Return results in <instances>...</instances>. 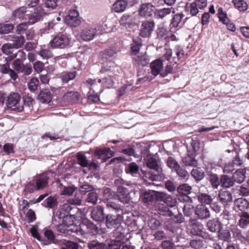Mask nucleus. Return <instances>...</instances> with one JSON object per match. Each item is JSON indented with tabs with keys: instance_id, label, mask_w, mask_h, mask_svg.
<instances>
[{
	"instance_id": "338daca9",
	"label": "nucleus",
	"mask_w": 249,
	"mask_h": 249,
	"mask_svg": "<svg viewBox=\"0 0 249 249\" xmlns=\"http://www.w3.org/2000/svg\"><path fill=\"white\" fill-rule=\"evenodd\" d=\"M148 225L151 230H154L158 229L160 227V223L159 220L152 218L148 220Z\"/></svg>"
},
{
	"instance_id": "f704fd0d",
	"label": "nucleus",
	"mask_w": 249,
	"mask_h": 249,
	"mask_svg": "<svg viewBox=\"0 0 249 249\" xmlns=\"http://www.w3.org/2000/svg\"><path fill=\"white\" fill-rule=\"evenodd\" d=\"M117 56V52L113 49H106L103 53V58L108 61H112Z\"/></svg>"
},
{
	"instance_id": "39448f33",
	"label": "nucleus",
	"mask_w": 249,
	"mask_h": 249,
	"mask_svg": "<svg viewBox=\"0 0 249 249\" xmlns=\"http://www.w3.org/2000/svg\"><path fill=\"white\" fill-rule=\"evenodd\" d=\"M49 177L46 173L36 174L33 178L36 191L43 190L48 186Z\"/></svg>"
},
{
	"instance_id": "1a4fd4ad",
	"label": "nucleus",
	"mask_w": 249,
	"mask_h": 249,
	"mask_svg": "<svg viewBox=\"0 0 249 249\" xmlns=\"http://www.w3.org/2000/svg\"><path fill=\"white\" fill-rule=\"evenodd\" d=\"M219 21L225 25L229 31L232 32L236 31L235 25L231 22L228 17L226 11H224L221 8H219Z\"/></svg>"
},
{
	"instance_id": "c85d7f7f",
	"label": "nucleus",
	"mask_w": 249,
	"mask_h": 249,
	"mask_svg": "<svg viewBox=\"0 0 249 249\" xmlns=\"http://www.w3.org/2000/svg\"><path fill=\"white\" fill-rule=\"evenodd\" d=\"M238 224L241 228L247 229L249 226V213L243 212L240 215V219Z\"/></svg>"
},
{
	"instance_id": "0eeeda50",
	"label": "nucleus",
	"mask_w": 249,
	"mask_h": 249,
	"mask_svg": "<svg viewBox=\"0 0 249 249\" xmlns=\"http://www.w3.org/2000/svg\"><path fill=\"white\" fill-rule=\"evenodd\" d=\"M100 34H101V32L96 28L88 27L82 31L80 34V37L83 40L87 41L92 40L96 36Z\"/></svg>"
},
{
	"instance_id": "f3484780",
	"label": "nucleus",
	"mask_w": 249,
	"mask_h": 249,
	"mask_svg": "<svg viewBox=\"0 0 249 249\" xmlns=\"http://www.w3.org/2000/svg\"><path fill=\"white\" fill-rule=\"evenodd\" d=\"M0 72L3 74H8L11 79L14 81L18 79V74L15 71L14 69H10L8 63L0 65Z\"/></svg>"
},
{
	"instance_id": "72a5a7b5",
	"label": "nucleus",
	"mask_w": 249,
	"mask_h": 249,
	"mask_svg": "<svg viewBox=\"0 0 249 249\" xmlns=\"http://www.w3.org/2000/svg\"><path fill=\"white\" fill-rule=\"evenodd\" d=\"M127 6V3L124 0H119L112 5L113 10L116 12H123Z\"/></svg>"
},
{
	"instance_id": "ddd939ff",
	"label": "nucleus",
	"mask_w": 249,
	"mask_h": 249,
	"mask_svg": "<svg viewBox=\"0 0 249 249\" xmlns=\"http://www.w3.org/2000/svg\"><path fill=\"white\" fill-rule=\"evenodd\" d=\"M242 164V161L238 156H236L231 162H229L224 165L223 167V172L227 174L232 172Z\"/></svg>"
},
{
	"instance_id": "de8ad7c7",
	"label": "nucleus",
	"mask_w": 249,
	"mask_h": 249,
	"mask_svg": "<svg viewBox=\"0 0 249 249\" xmlns=\"http://www.w3.org/2000/svg\"><path fill=\"white\" fill-rule=\"evenodd\" d=\"M184 15L182 13L175 15L170 25L171 29L178 27Z\"/></svg>"
},
{
	"instance_id": "4be33fe9",
	"label": "nucleus",
	"mask_w": 249,
	"mask_h": 249,
	"mask_svg": "<svg viewBox=\"0 0 249 249\" xmlns=\"http://www.w3.org/2000/svg\"><path fill=\"white\" fill-rule=\"evenodd\" d=\"M20 96L17 92L11 93L6 100V105L8 108L16 107L20 101Z\"/></svg>"
},
{
	"instance_id": "2f4dec72",
	"label": "nucleus",
	"mask_w": 249,
	"mask_h": 249,
	"mask_svg": "<svg viewBox=\"0 0 249 249\" xmlns=\"http://www.w3.org/2000/svg\"><path fill=\"white\" fill-rule=\"evenodd\" d=\"M234 204L241 211H245L249 208V202L243 198L236 199L234 201Z\"/></svg>"
},
{
	"instance_id": "a18cd8bd",
	"label": "nucleus",
	"mask_w": 249,
	"mask_h": 249,
	"mask_svg": "<svg viewBox=\"0 0 249 249\" xmlns=\"http://www.w3.org/2000/svg\"><path fill=\"white\" fill-rule=\"evenodd\" d=\"M192 176L196 180L200 181L204 177V172L200 168L193 169L191 173Z\"/></svg>"
},
{
	"instance_id": "bf43d9fd",
	"label": "nucleus",
	"mask_w": 249,
	"mask_h": 249,
	"mask_svg": "<svg viewBox=\"0 0 249 249\" xmlns=\"http://www.w3.org/2000/svg\"><path fill=\"white\" fill-rule=\"evenodd\" d=\"M14 26L11 23H6L0 24V33L8 34L13 30Z\"/></svg>"
},
{
	"instance_id": "13d9d810",
	"label": "nucleus",
	"mask_w": 249,
	"mask_h": 249,
	"mask_svg": "<svg viewBox=\"0 0 249 249\" xmlns=\"http://www.w3.org/2000/svg\"><path fill=\"white\" fill-rule=\"evenodd\" d=\"M174 52L176 56H174L173 57V59L174 60L177 58L178 60H179L183 57L184 55V52L183 49L179 46H176L174 50ZM175 63H177V61H175Z\"/></svg>"
},
{
	"instance_id": "cd10ccee",
	"label": "nucleus",
	"mask_w": 249,
	"mask_h": 249,
	"mask_svg": "<svg viewBox=\"0 0 249 249\" xmlns=\"http://www.w3.org/2000/svg\"><path fill=\"white\" fill-rule=\"evenodd\" d=\"M141 198L144 203L149 204L157 199V196L154 191H145L141 196Z\"/></svg>"
},
{
	"instance_id": "20e7f679",
	"label": "nucleus",
	"mask_w": 249,
	"mask_h": 249,
	"mask_svg": "<svg viewBox=\"0 0 249 249\" xmlns=\"http://www.w3.org/2000/svg\"><path fill=\"white\" fill-rule=\"evenodd\" d=\"M190 221L191 227V233L193 235L201 237L205 239L210 238V235L203 231L204 228L201 223L195 219H191Z\"/></svg>"
},
{
	"instance_id": "6ab92c4d",
	"label": "nucleus",
	"mask_w": 249,
	"mask_h": 249,
	"mask_svg": "<svg viewBox=\"0 0 249 249\" xmlns=\"http://www.w3.org/2000/svg\"><path fill=\"white\" fill-rule=\"evenodd\" d=\"M95 156L98 158L102 159L106 161L107 159L113 156L114 153L109 148H97L94 151Z\"/></svg>"
},
{
	"instance_id": "f257e3e1",
	"label": "nucleus",
	"mask_w": 249,
	"mask_h": 249,
	"mask_svg": "<svg viewBox=\"0 0 249 249\" xmlns=\"http://www.w3.org/2000/svg\"><path fill=\"white\" fill-rule=\"evenodd\" d=\"M115 75H111L107 74V75L102 78L98 79V80L94 79H89L85 82L86 84L90 86V89L94 90L98 89L99 85L102 87L100 92H102L104 89L110 88L113 87L115 84Z\"/></svg>"
},
{
	"instance_id": "5701e85b",
	"label": "nucleus",
	"mask_w": 249,
	"mask_h": 249,
	"mask_svg": "<svg viewBox=\"0 0 249 249\" xmlns=\"http://www.w3.org/2000/svg\"><path fill=\"white\" fill-rule=\"evenodd\" d=\"M152 74L156 76L162 72L161 70L163 68V62L160 59H157L153 61L150 64Z\"/></svg>"
},
{
	"instance_id": "aec40b11",
	"label": "nucleus",
	"mask_w": 249,
	"mask_h": 249,
	"mask_svg": "<svg viewBox=\"0 0 249 249\" xmlns=\"http://www.w3.org/2000/svg\"><path fill=\"white\" fill-rule=\"evenodd\" d=\"M7 40L11 42L10 43L14 48H19L22 47L25 42L23 36H15L10 35L7 36Z\"/></svg>"
},
{
	"instance_id": "c9c22d12",
	"label": "nucleus",
	"mask_w": 249,
	"mask_h": 249,
	"mask_svg": "<svg viewBox=\"0 0 249 249\" xmlns=\"http://www.w3.org/2000/svg\"><path fill=\"white\" fill-rule=\"evenodd\" d=\"M44 206L49 209H53L57 207L58 202L55 196H50L43 202Z\"/></svg>"
},
{
	"instance_id": "7ed1b4c3",
	"label": "nucleus",
	"mask_w": 249,
	"mask_h": 249,
	"mask_svg": "<svg viewBox=\"0 0 249 249\" xmlns=\"http://www.w3.org/2000/svg\"><path fill=\"white\" fill-rule=\"evenodd\" d=\"M53 48L64 49L71 45V38L67 34H58L50 42Z\"/></svg>"
},
{
	"instance_id": "c03bdc74",
	"label": "nucleus",
	"mask_w": 249,
	"mask_h": 249,
	"mask_svg": "<svg viewBox=\"0 0 249 249\" xmlns=\"http://www.w3.org/2000/svg\"><path fill=\"white\" fill-rule=\"evenodd\" d=\"M158 212L160 215L172 216V212L169 209V207L165 204H160L158 206Z\"/></svg>"
},
{
	"instance_id": "6e6552de",
	"label": "nucleus",
	"mask_w": 249,
	"mask_h": 249,
	"mask_svg": "<svg viewBox=\"0 0 249 249\" xmlns=\"http://www.w3.org/2000/svg\"><path fill=\"white\" fill-rule=\"evenodd\" d=\"M154 27L155 22L153 20L143 22L141 26L140 35L143 37L149 36L154 30Z\"/></svg>"
},
{
	"instance_id": "9d476101",
	"label": "nucleus",
	"mask_w": 249,
	"mask_h": 249,
	"mask_svg": "<svg viewBox=\"0 0 249 249\" xmlns=\"http://www.w3.org/2000/svg\"><path fill=\"white\" fill-rule=\"evenodd\" d=\"M122 216L120 214L113 215L109 214L106 218V226L108 229L116 228L119 226L122 221Z\"/></svg>"
},
{
	"instance_id": "603ef678",
	"label": "nucleus",
	"mask_w": 249,
	"mask_h": 249,
	"mask_svg": "<svg viewBox=\"0 0 249 249\" xmlns=\"http://www.w3.org/2000/svg\"><path fill=\"white\" fill-rule=\"evenodd\" d=\"M66 23L71 27H76L79 25L81 23V21L78 17H66L65 18Z\"/></svg>"
},
{
	"instance_id": "c756f323",
	"label": "nucleus",
	"mask_w": 249,
	"mask_h": 249,
	"mask_svg": "<svg viewBox=\"0 0 249 249\" xmlns=\"http://www.w3.org/2000/svg\"><path fill=\"white\" fill-rule=\"evenodd\" d=\"M133 58L136 64L139 65L145 66L149 62V57L146 53H141L140 55L139 54H136L133 56Z\"/></svg>"
},
{
	"instance_id": "f03ea898",
	"label": "nucleus",
	"mask_w": 249,
	"mask_h": 249,
	"mask_svg": "<svg viewBox=\"0 0 249 249\" xmlns=\"http://www.w3.org/2000/svg\"><path fill=\"white\" fill-rule=\"evenodd\" d=\"M114 184L117 187L118 197L120 201L124 203H128L130 201V190L128 188L130 184L121 178L115 179Z\"/></svg>"
},
{
	"instance_id": "49530a36",
	"label": "nucleus",
	"mask_w": 249,
	"mask_h": 249,
	"mask_svg": "<svg viewBox=\"0 0 249 249\" xmlns=\"http://www.w3.org/2000/svg\"><path fill=\"white\" fill-rule=\"evenodd\" d=\"M219 198L222 202H230L232 199V196L228 191L221 190L219 193Z\"/></svg>"
},
{
	"instance_id": "052dcab7",
	"label": "nucleus",
	"mask_w": 249,
	"mask_h": 249,
	"mask_svg": "<svg viewBox=\"0 0 249 249\" xmlns=\"http://www.w3.org/2000/svg\"><path fill=\"white\" fill-rule=\"evenodd\" d=\"M86 222L89 233L95 234L98 231V228L96 225L90 221L88 219H85V223Z\"/></svg>"
},
{
	"instance_id": "4468645a",
	"label": "nucleus",
	"mask_w": 249,
	"mask_h": 249,
	"mask_svg": "<svg viewBox=\"0 0 249 249\" xmlns=\"http://www.w3.org/2000/svg\"><path fill=\"white\" fill-rule=\"evenodd\" d=\"M120 23L125 28H130L136 24V17L134 15H124L121 17Z\"/></svg>"
},
{
	"instance_id": "b1692460",
	"label": "nucleus",
	"mask_w": 249,
	"mask_h": 249,
	"mask_svg": "<svg viewBox=\"0 0 249 249\" xmlns=\"http://www.w3.org/2000/svg\"><path fill=\"white\" fill-rule=\"evenodd\" d=\"M90 214L91 218L95 221H101L104 219L103 208L101 206L93 208Z\"/></svg>"
},
{
	"instance_id": "774afa93",
	"label": "nucleus",
	"mask_w": 249,
	"mask_h": 249,
	"mask_svg": "<svg viewBox=\"0 0 249 249\" xmlns=\"http://www.w3.org/2000/svg\"><path fill=\"white\" fill-rule=\"evenodd\" d=\"M142 46L141 40L136 42L133 41V43L131 45V51L132 53L134 56L136 54H139L140 48Z\"/></svg>"
},
{
	"instance_id": "2eb2a0df",
	"label": "nucleus",
	"mask_w": 249,
	"mask_h": 249,
	"mask_svg": "<svg viewBox=\"0 0 249 249\" xmlns=\"http://www.w3.org/2000/svg\"><path fill=\"white\" fill-rule=\"evenodd\" d=\"M81 97L77 91H71L66 93L63 96V100L70 104H74L78 102Z\"/></svg>"
},
{
	"instance_id": "5fc2aeb1",
	"label": "nucleus",
	"mask_w": 249,
	"mask_h": 249,
	"mask_svg": "<svg viewBox=\"0 0 249 249\" xmlns=\"http://www.w3.org/2000/svg\"><path fill=\"white\" fill-rule=\"evenodd\" d=\"M89 249H105L106 245L97 241H91L88 244Z\"/></svg>"
},
{
	"instance_id": "6e6d98bb",
	"label": "nucleus",
	"mask_w": 249,
	"mask_h": 249,
	"mask_svg": "<svg viewBox=\"0 0 249 249\" xmlns=\"http://www.w3.org/2000/svg\"><path fill=\"white\" fill-rule=\"evenodd\" d=\"M122 243L121 240L119 239L112 240L108 244L107 246H106V249H120Z\"/></svg>"
},
{
	"instance_id": "a878e982",
	"label": "nucleus",
	"mask_w": 249,
	"mask_h": 249,
	"mask_svg": "<svg viewBox=\"0 0 249 249\" xmlns=\"http://www.w3.org/2000/svg\"><path fill=\"white\" fill-rule=\"evenodd\" d=\"M118 66L114 62L108 61L106 64H103L100 72L102 73L113 72L114 75H116L117 74L116 72L118 71Z\"/></svg>"
},
{
	"instance_id": "393cba45",
	"label": "nucleus",
	"mask_w": 249,
	"mask_h": 249,
	"mask_svg": "<svg viewBox=\"0 0 249 249\" xmlns=\"http://www.w3.org/2000/svg\"><path fill=\"white\" fill-rule=\"evenodd\" d=\"M174 9L172 7L163 8L157 10L155 12V16L157 18L163 19L171 13H174Z\"/></svg>"
},
{
	"instance_id": "7c9ffc66",
	"label": "nucleus",
	"mask_w": 249,
	"mask_h": 249,
	"mask_svg": "<svg viewBox=\"0 0 249 249\" xmlns=\"http://www.w3.org/2000/svg\"><path fill=\"white\" fill-rule=\"evenodd\" d=\"M77 75V72L76 71H65L63 72L60 77L63 83H68L73 80Z\"/></svg>"
},
{
	"instance_id": "ea45409f",
	"label": "nucleus",
	"mask_w": 249,
	"mask_h": 249,
	"mask_svg": "<svg viewBox=\"0 0 249 249\" xmlns=\"http://www.w3.org/2000/svg\"><path fill=\"white\" fill-rule=\"evenodd\" d=\"M160 198L164 201L167 206L173 207L176 205L177 202L175 198L170 196H167L163 194H160Z\"/></svg>"
},
{
	"instance_id": "bb28decb",
	"label": "nucleus",
	"mask_w": 249,
	"mask_h": 249,
	"mask_svg": "<svg viewBox=\"0 0 249 249\" xmlns=\"http://www.w3.org/2000/svg\"><path fill=\"white\" fill-rule=\"evenodd\" d=\"M196 214L200 219L207 218L210 216L208 209L204 204L198 205L196 208Z\"/></svg>"
},
{
	"instance_id": "473e14b6",
	"label": "nucleus",
	"mask_w": 249,
	"mask_h": 249,
	"mask_svg": "<svg viewBox=\"0 0 249 249\" xmlns=\"http://www.w3.org/2000/svg\"><path fill=\"white\" fill-rule=\"evenodd\" d=\"M246 171L244 169H238L233 175L234 181L238 183H242L246 178Z\"/></svg>"
},
{
	"instance_id": "a211bd4d",
	"label": "nucleus",
	"mask_w": 249,
	"mask_h": 249,
	"mask_svg": "<svg viewBox=\"0 0 249 249\" xmlns=\"http://www.w3.org/2000/svg\"><path fill=\"white\" fill-rule=\"evenodd\" d=\"M216 166V164H211V169L209 170V169H207V174L209 176V180L211 182L213 188H217L218 187V176L215 173H214L216 171V168L214 167Z\"/></svg>"
},
{
	"instance_id": "3c124183",
	"label": "nucleus",
	"mask_w": 249,
	"mask_h": 249,
	"mask_svg": "<svg viewBox=\"0 0 249 249\" xmlns=\"http://www.w3.org/2000/svg\"><path fill=\"white\" fill-rule=\"evenodd\" d=\"M232 1L239 11H245L247 10L248 4L244 0H232Z\"/></svg>"
},
{
	"instance_id": "79ce46f5",
	"label": "nucleus",
	"mask_w": 249,
	"mask_h": 249,
	"mask_svg": "<svg viewBox=\"0 0 249 249\" xmlns=\"http://www.w3.org/2000/svg\"><path fill=\"white\" fill-rule=\"evenodd\" d=\"M183 163L186 166H196L197 160H196L193 155H188L182 159Z\"/></svg>"
},
{
	"instance_id": "09e8293b",
	"label": "nucleus",
	"mask_w": 249,
	"mask_h": 249,
	"mask_svg": "<svg viewBox=\"0 0 249 249\" xmlns=\"http://www.w3.org/2000/svg\"><path fill=\"white\" fill-rule=\"evenodd\" d=\"M220 183L222 187L229 188L233 186L234 182L230 177L226 175H223L221 177Z\"/></svg>"
},
{
	"instance_id": "412c9836",
	"label": "nucleus",
	"mask_w": 249,
	"mask_h": 249,
	"mask_svg": "<svg viewBox=\"0 0 249 249\" xmlns=\"http://www.w3.org/2000/svg\"><path fill=\"white\" fill-rule=\"evenodd\" d=\"M74 228H77L76 225L73 224L67 225L63 220L62 223L58 225L56 227L57 231L61 233L71 234L74 232Z\"/></svg>"
},
{
	"instance_id": "69168bd1",
	"label": "nucleus",
	"mask_w": 249,
	"mask_h": 249,
	"mask_svg": "<svg viewBox=\"0 0 249 249\" xmlns=\"http://www.w3.org/2000/svg\"><path fill=\"white\" fill-rule=\"evenodd\" d=\"M175 171L182 179L186 180L189 177V173L187 171L180 166Z\"/></svg>"
},
{
	"instance_id": "58836bf2",
	"label": "nucleus",
	"mask_w": 249,
	"mask_h": 249,
	"mask_svg": "<svg viewBox=\"0 0 249 249\" xmlns=\"http://www.w3.org/2000/svg\"><path fill=\"white\" fill-rule=\"evenodd\" d=\"M38 98L42 103H49L52 100L51 94L47 89L41 91L39 94Z\"/></svg>"
},
{
	"instance_id": "680f3d73",
	"label": "nucleus",
	"mask_w": 249,
	"mask_h": 249,
	"mask_svg": "<svg viewBox=\"0 0 249 249\" xmlns=\"http://www.w3.org/2000/svg\"><path fill=\"white\" fill-rule=\"evenodd\" d=\"M39 85V81L36 78H32L28 83V89L31 91H35L37 89Z\"/></svg>"
},
{
	"instance_id": "37998d69",
	"label": "nucleus",
	"mask_w": 249,
	"mask_h": 249,
	"mask_svg": "<svg viewBox=\"0 0 249 249\" xmlns=\"http://www.w3.org/2000/svg\"><path fill=\"white\" fill-rule=\"evenodd\" d=\"M77 162L83 167H87L89 165V160L83 153L79 152L76 155Z\"/></svg>"
},
{
	"instance_id": "4c0bfd02",
	"label": "nucleus",
	"mask_w": 249,
	"mask_h": 249,
	"mask_svg": "<svg viewBox=\"0 0 249 249\" xmlns=\"http://www.w3.org/2000/svg\"><path fill=\"white\" fill-rule=\"evenodd\" d=\"M199 10L194 1L192 3H186L185 6V11L189 12L192 16H196L198 13Z\"/></svg>"
},
{
	"instance_id": "9b49d317",
	"label": "nucleus",
	"mask_w": 249,
	"mask_h": 249,
	"mask_svg": "<svg viewBox=\"0 0 249 249\" xmlns=\"http://www.w3.org/2000/svg\"><path fill=\"white\" fill-rule=\"evenodd\" d=\"M155 8V6L150 2L142 3L139 9V14L140 16L145 18L151 17L153 15Z\"/></svg>"
},
{
	"instance_id": "8fccbe9b",
	"label": "nucleus",
	"mask_w": 249,
	"mask_h": 249,
	"mask_svg": "<svg viewBox=\"0 0 249 249\" xmlns=\"http://www.w3.org/2000/svg\"><path fill=\"white\" fill-rule=\"evenodd\" d=\"M146 165L148 168L153 169L157 172H159L160 170V168L158 164L157 160L152 157H150L147 160Z\"/></svg>"
},
{
	"instance_id": "4d7b16f0",
	"label": "nucleus",
	"mask_w": 249,
	"mask_h": 249,
	"mask_svg": "<svg viewBox=\"0 0 249 249\" xmlns=\"http://www.w3.org/2000/svg\"><path fill=\"white\" fill-rule=\"evenodd\" d=\"M198 199L201 204H209L212 201V198L210 195L205 193H201L198 196Z\"/></svg>"
},
{
	"instance_id": "e2e57ef3",
	"label": "nucleus",
	"mask_w": 249,
	"mask_h": 249,
	"mask_svg": "<svg viewBox=\"0 0 249 249\" xmlns=\"http://www.w3.org/2000/svg\"><path fill=\"white\" fill-rule=\"evenodd\" d=\"M166 163L167 166L174 171H175L180 166L176 160L171 157L168 158Z\"/></svg>"
},
{
	"instance_id": "e433bc0d",
	"label": "nucleus",
	"mask_w": 249,
	"mask_h": 249,
	"mask_svg": "<svg viewBox=\"0 0 249 249\" xmlns=\"http://www.w3.org/2000/svg\"><path fill=\"white\" fill-rule=\"evenodd\" d=\"M77 228H74V232L77 234L85 235L89 233L88 227L86 222L85 223V219L82 220L80 224L77 226H76Z\"/></svg>"
},
{
	"instance_id": "423d86ee",
	"label": "nucleus",
	"mask_w": 249,
	"mask_h": 249,
	"mask_svg": "<svg viewBox=\"0 0 249 249\" xmlns=\"http://www.w3.org/2000/svg\"><path fill=\"white\" fill-rule=\"evenodd\" d=\"M13 67L16 72L22 73L23 75H29L32 72V66L30 64H24L19 59L14 60L12 63Z\"/></svg>"
},
{
	"instance_id": "a19ab883",
	"label": "nucleus",
	"mask_w": 249,
	"mask_h": 249,
	"mask_svg": "<svg viewBox=\"0 0 249 249\" xmlns=\"http://www.w3.org/2000/svg\"><path fill=\"white\" fill-rule=\"evenodd\" d=\"M191 189L190 186L186 184H184L179 185L177 188V191L180 195H184V197H185L186 200H188L189 199V197L187 195L190 193Z\"/></svg>"
},
{
	"instance_id": "864d4df0",
	"label": "nucleus",
	"mask_w": 249,
	"mask_h": 249,
	"mask_svg": "<svg viewBox=\"0 0 249 249\" xmlns=\"http://www.w3.org/2000/svg\"><path fill=\"white\" fill-rule=\"evenodd\" d=\"M113 236L120 240L123 239L124 237V229L122 226H118L113 231Z\"/></svg>"
},
{
	"instance_id": "dca6fc26",
	"label": "nucleus",
	"mask_w": 249,
	"mask_h": 249,
	"mask_svg": "<svg viewBox=\"0 0 249 249\" xmlns=\"http://www.w3.org/2000/svg\"><path fill=\"white\" fill-rule=\"evenodd\" d=\"M45 14L44 10L40 6L37 7L36 9L35 13L29 16L28 23L32 24H34L40 20Z\"/></svg>"
},
{
	"instance_id": "f8f14e48",
	"label": "nucleus",
	"mask_w": 249,
	"mask_h": 249,
	"mask_svg": "<svg viewBox=\"0 0 249 249\" xmlns=\"http://www.w3.org/2000/svg\"><path fill=\"white\" fill-rule=\"evenodd\" d=\"M44 237H42L41 242L43 245H49L52 244H55L57 240L53 232L50 229L45 228L43 230Z\"/></svg>"
},
{
	"instance_id": "0e129e2a",
	"label": "nucleus",
	"mask_w": 249,
	"mask_h": 249,
	"mask_svg": "<svg viewBox=\"0 0 249 249\" xmlns=\"http://www.w3.org/2000/svg\"><path fill=\"white\" fill-rule=\"evenodd\" d=\"M26 11V7L25 6L20 7L18 9L16 10L13 13V16L15 18L19 19L23 18V15Z\"/></svg>"
}]
</instances>
